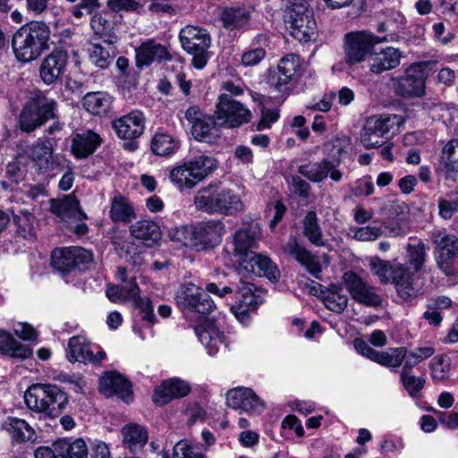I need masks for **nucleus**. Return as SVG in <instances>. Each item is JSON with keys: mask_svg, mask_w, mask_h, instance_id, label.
Listing matches in <instances>:
<instances>
[{"mask_svg": "<svg viewBox=\"0 0 458 458\" xmlns=\"http://www.w3.org/2000/svg\"><path fill=\"white\" fill-rule=\"evenodd\" d=\"M106 358V352L92 344L81 335L72 336L68 343L67 359L71 362L99 364Z\"/></svg>", "mask_w": 458, "mask_h": 458, "instance_id": "6ab92c4d", "label": "nucleus"}, {"mask_svg": "<svg viewBox=\"0 0 458 458\" xmlns=\"http://www.w3.org/2000/svg\"><path fill=\"white\" fill-rule=\"evenodd\" d=\"M298 173L313 182H319L327 176L335 182H339L343 176V173L336 168V165L327 159L300 165Z\"/></svg>", "mask_w": 458, "mask_h": 458, "instance_id": "c85d7f7f", "label": "nucleus"}, {"mask_svg": "<svg viewBox=\"0 0 458 458\" xmlns=\"http://www.w3.org/2000/svg\"><path fill=\"white\" fill-rule=\"evenodd\" d=\"M402 56V52L399 49L387 47L369 57V71L375 74H380L394 69L400 65Z\"/></svg>", "mask_w": 458, "mask_h": 458, "instance_id": "7c9ffc66", "label": "nucleus"}, {"mask_svg": "<svg viewBox=\"0 0 458 458\" xmlns=\"http://www.w3.org/2000/svg\"><path fill=\"white\" fill-rule=\"evenodd\" d=\"M225 233V226L219 219H210L193 225L194 249L202 250L217 246Z\"/></svg>", "mask_w": 458, "mask_h": 458, "instance_id": "a211bd4d", "label": "nucleus"}, {"mask_svg": "<svg viewBox=\"0 0 458 458\" xmlns=\"http://www.w3.org/2000/svg\"><path fill=\"white\" fill-rule=\"evenodd\" d=\"M434 353L435 348L432 346L417 347L410 352L407 351L406 360L403 368L405 370H412L415 366L430 358Z\"/></svg>", "mask_w": 458, "mask_h": 458, "instance_id": "5fc2aeb1", "label": "nucleus"}, {"mask_svg": "<svg viewBox=\"0 0 458 458\" xmlns=\"http://www.w3.org/2000/svg\"><path fill=\"white\" fill-rule=\"evenodd\" d=\"M266 56V51L262 47H257L245 51L242 55V64L245 67L259 64Z\"/></svg>", "mask_w": 458, "mask_h": 458, "instance_id": "0e129e2a", "label": "nucleus"}, {"mask_svg": "<svg viewBox=\"0 0 458 458\" xmlns=\"http://www.w3.org/2000/svg\"><path fill=\"white\" fill-rule=\"evenodd\" d=\"M89 59L99 68H106L110 64L109 51L99 44H94L89 48Z\"/></svg>", "mask_w": 458, "mask_h": 458, "instance_id": "e2e57ef3", "label": "nucleus"}, {"mask_svg": "<svg viewBox=\"0 0 458 458\" xmlns=\"http://www.w3.org/2000/svg\"><path fill=\"white\" fill-rule=\"evenodd\" d=\"M428 65V62H415L407 66L402 74L392 76L390 82L395 95L407 99L424 97Z\"/></svg>", "mask_w": 458, "mask_h": 458, "instance_id": "39448f33", "label": "nucleus"}, {"mask_svg": "<svg viewBox=\"0 0 458 458\" xmlns=\"http://www.w3.org/2000/svg\"><path fill=\"white\" fill-rule=\"evenodd\" d=\"M144 127V116L139 110H133L112 122V128L121 139H136L143 133Z\"/></svg>", "mask_w": 458, "mask_h": 458, "instance_id": "393cba45", "label": "nucleus"}, {"mask_svg": "<svg viewBox=\"0 0 458 458\" xmlns=\"http://www.w3.org/2000/svg\"><path fill=\"white\" fill-rule=\"evenodd\" d=\"M100 143L101 138L98 133L85 131L73 136L71 148L77 158H86L96 151Z\"/></svg>", "mask_w": 458, "mask_h": 458, "instance_id": "473e14b6", "label": "nucleus"}, {"mask_svg": "<svg viewBox=\"0 0 458 458\" xmlns=\"http://www.w3.org/2000/svg\"><path fill=\"white\" fill-rule=\"evenodd\" d=\"M33 167L43 174L49 173L53 176L64 170L66 159L63 157H54L53 145L49 140L38 139L26 151Z\"/></svg>", "mask_w": 458, "mask_h": 458, "instance_id": "9b49d317", "label": "nucleus"}, {"mask_svg": "<svg viewBox=\"0 0 458 458\" xmlns=\"http://www.w3.org/2000/svg\"><path fill=\"white\" fill-rule=\"evenodd\" d=\"M51 258L53 267L63 273L70 272L72 269L75 268L70 247L55 249L52 252Z\"/></svg>", "mask_w": 458, "mask_h": 458, "instance_id": "864d4df0", "label": "nucleus"}, {"mask_svg": "<svg viewBox=\"0 0 458 458\" xmlns=\"http://www.w3.org/2000/svg\"><path fill=\"white\" fill-rule=\"evenodd\" d=\"M216 168V160L211 157L200 155L192 160L173 168L169 177L181 191L192 189Z\"/></svg>", "mask_w": 458, "mask_h": 458, "instance_id": "423d86ee", "label": "nucleus"}, {"mask_svg": "<svg viewBox=\"0 0 458 458\" xmlns=\"http://www.w3.org/2000/svg\"><path fill=\"white\" fill-rule=\"evenodd\" d=\"M57 117V102L55 99H32L21 108L18 116V126L21 131L31 133L49 120Z\"/></svg>", "mask_w": 458, "mask_h": 458, "instance_id": "0eeeda50", "label": "nucleus"}, {"mask_svg": "<svg viewBox=\"0 0 458 458\" xmlns=\"http://www.w3.org/2000/svg\"><path fill=\"white\" fill-rule=\"evenodd\" d=\"M292 36L300 42H308L317 37V23L306 0H293L288 11Z\"/></svg>", "mask_w": 458, "mask_h": 458, "instance_id": "6e6552de", "label": "nucleus"}, {"mask_svg": "<svg viewBox=\"0 0 458 458\" xmlns=\"http://www.w3.org/2000/svg\"><path fill=\"white\" fill-rule=\"evenodd\" d=\"M33 219V215L29 211L13 213V223L16 226V233L24 239H32L35 236Z\"/></svg>", "mask_w": 458, "mask_h": 458, "instance_id": "3c124183", "label": "nucleus"}, {"mask_svg": "<svg viewBox=\"0 0 458 458\" xmlns=\"http://www.w3.org/2000/svg\"><path fill=\"white\" fill-rule=\"evenodd\" d=\"M168 235L172 241L194 249L193 225L170 228Z\"/></svg>", "mask_w": 458, "mask_h": 458, "instance_id": "13d9d810", "label": "nucleus"}, {"mask_svg": "<svg viewBox=\"0 0 458 458\" xmlns=\"http://www.w3.org/2000/svg\"><path fill=\"white\" fill-rule=\"evenodd\" d=\"M177 307L182 312L208 314L215 309L214 301L208 293H202L194 284L188 283L180 286L174 294Z\"/></svg>", "mask_w": 458, "mask_h": 458, "instance_id": "4468645a", "label": "nucleus"}, {"mask_svg": "<svg viewBox=\"0 0 458 458\" xmlns=\"http://www.w3.org/2000/svg\"><path fill=\"white\" fill-rule=\"evenodd\" d=\"M24 401L31 411L55 418L68 404V395L56 385L34 384L25 392Z\"/></svg>", "mask_w": 458, "mask_h": 458, "instance_id": "20e7f679", "label": "nucleus"}, {"mask_svg": "<svg viewBox=\"0 0 458 458\" xmlns=\"http://www.w3.org/2000/svg\"><path fill=\"white\" fill-rule=\"evenodd\" d=\"M130 234L131 237L144 242L148 246H151L160 240L161 230L153 220L140 219L131 225Z\"/></svg>", "mask_w": 458, "mask_h": 458, "instance_id": "4c0bfd02", "label": "nucleus"}, {"mask_svg": "<svg viewBox=\"0 0 458 458\" xmlns=\"http://www.w3.org/2000/svg\"><path fill=\"white\" fill-rule=\"evenodd\" d=\"M191 391L188 382L178 377L165 380L155 389L152 399L158 405H165L171 400L186 396Z\"/></svg>", "mask_w": 458, "mask_h": 458, "instance_id": "a878e982", "label": "nucleus"}, {"mask_svg": "<svg viewBox=\"0 0 458 458\" xmlns=\"http://www.w3.org/2000/svg\"><path fill=\"white\" fill-rule=\"evenodd\" d=\"M113 104V98L106 92L95 91L87 93L82 98V106L93 115L106 114Z\"/></svg>", "mask_w": 458, "mask_h": 458, "instance_id": "58836bf2", "label": "nucleus"}, {"mask_svg": "<svg viewBox=\"0 0 458 458\" xmlns=\"http://www.w3.org/2000/svg\"><path fill=\"white\" fill-rule=\"evenodd\" d=\"M344 39V62L348 65L362 62L374 44L386 40L364 31L347 33Z\"/></svg>", "mask_w": 458, "mask_h": 458, "instance_id": "2eb2a0df", "label": "nucleus"}, {"mask_svg": "<svg viewBox=\"0 0 458 458\" xmlns=\"http://www.w3.org/2000/svg\"><path fill=\"white\" fill-rule=\"evenodd\" d=\"M436 255V262L438 268L447 276L455 275L453 266L454 258L458 257V237L446 233L445 230L435 228L430 233Z\"/></svg>", "mask_w": 458, "mask_h": 458, "instance_id": "f8f14e48", "label": "nucleus"}, {"mask_svg": "<svg viewBox=\"0 0 458 458\" xmlns=\"http://www.w3.org/2000/svg\"><path fill=\"white\" fill-rule=\"evenodd\" d=\"M458 210L457 192L451 193L448 199H438V215L444 220H450Z\"/></svg>", "mask_w": 458, "mask_h": 458, "instance_id": "bf43d9fd", "label": "nucleus"}, {"mask_svg": "<svg viewBox=\"0 0 458 458\" xmlns=\"http://www.w3.org/2000/svg\"><path fill=\"white\" fill-rule=\"evenodd\" d=\"M343 279L346 290L355 301L369 307H377L381 304L382 298L377 288L369 284L357 274L346 272Z\"/></svg>", "mask_w": 458, "mask_h": 458, "instance_id": "f3484780", "label": "nucleus"}, {"mask_svg": "<svg viewBox=\"0 0 458 458\" xmlns=\"http://www.w3.org/2000/svg\"><path fill=\"white\" fill-rule=\"evenodd\" d=\"M50 210L68 225H72L74 221L88 219L87 215L80 208L79 200L73 195H67L63 199H51Z\"/></svg>", "mask_w": 458, "mask_h": 458, "instance_id": "4be33fe9", "label": "nucleus"}, {"mask_svg": "<svg viewBox=\"0 0 458 458\" xmlns=\"http://www.w3.org/2000/svg\"><path fill=\"white\" fill-rule=\"evenodd\" d=\"M257 241L253 233L247 230L235 232L233 238V253L243 266L245 262L256 252Z\"/></svg>", "mask_w": 458, "mask_h": 458, "instance_id": "c9c22d12", "label": "nucleus"}, {"mask_svg": "<svg viewBox=\"0 0 458 458\" xmlns=\"http://www.w3.org/2000/svg\"><path fill=\"white\" fill-rule=\"evenodd\" d=\"M384 233L382 226L367 225L362 227L351 226L348 236L359 242H373Z\"/></svg>", "mask_w": 458, "mask_h": 458, "instance_id": "603ef678", "label": "nucleus"}, {"mask_svg": "<svg viewBox=\"0 0 458 458\" xmlns=\"http://www.w3.org/2000/svg\"><path fill=\"white\" fill-rule=\"evenodd\" d=\"M99 391L107 397L117 394L126 403L132 399L131 383L116 372L106 373L99 378Z\"/></svg>", "mask_w": 458, "mask_h": 458, "instance_id": "bb28decb", "label": "nucleus"}, {"mask_svg": "<svg viewBox=\"0 0 458 458\" xmlns=\"http://www.w3.org/2000/svg\"><path fill=\"white\" fill-rule=\"evenodd\" d=\"M3 428L17 443L33 441L36 438L35 431L29 423L16 417H8L3 424Z\"/></svg>", "mask_w": 458, "mask_h": 458, "instance_id": "ea45409f", "label": "nucleus"}, {"mask_svg": "<svg viewBox=\"0 0 458 458\" xmlns=\"http://www.w3.org/2000/svg\"><path fill=\"white\" fill-rule=\"evenodd\" d=\"M325 306L333 312L342 313L348 305V297L342 293V288L336 284H330L322 292Z\"/></svg>", "mask_w": 458, "mask_h": 458, "instance_id": "c03bdc74", "label": "nucleus"}, {"mask_svg": "<svg viewBox=\"0 0 458 458\" xmlns=\"http://www.w3.org/2000/svg\"><path fill=\"white\" fill-rule=\"evenodd\" d=\"M185 118L191 124V134L197 140L211 142L218 137L216 121L204 114L198 106H190L185 112Z\"/></svg>", "mask_w": 458, "mask_h": 458, "instance_id": "aec40b11", "label": "nucleus"}, {"mask_svg": "<svg viewBox=\"0 0 458 458\" xmlns=\"http://www.w3.org/2000/svg\"><path fill=\"white\" fill-rule=\"evenodd\" d=\"M406 356V347L389 348L386 351L378 352L376 362L381 366L395 369L404 364Z\"/></svg>", "mask_w": 458, "mask_h": 458, "instance_id": "de8ad7c7", "label": "nucleus"}, {"mask_svg": "<svg viewBox=\"0 0 458 458\" xmlns=\"http://www.w3.org/2000/svg\"><path fill=\"white\" fill-rule=\"evenodd\" d=\"M50 29L43 21H33L13 35L12 46L18 61L28 63L39 57L48 47Z\"/></svg>", "mask_w": 458, "mask_h": 458, "instance_id": "7ed1b4c3", "label": "nucleus"}, {"mask_svg": "<svg viewBox=\"0 0 458 458\" xmlns=\"http://www.w3.org/2000/svg\"><path fill=\"white\" fill-rule=\"evenodd\" d=\"M229 407L250 414H259L265 409L264 402L248 387H236L226 393Z\"/></svg>", "mask_w": 458, "mask_h": 458, "instance_id": "412c9836", "label": "nucleus"}, {"mask_svg": "<svg viewBox=\"0 0 458 458\" xmlns=\"http://www.w3.org/2000/svg\"><path fill=\"white\" fill-rule=\"evenodd\" d=\"M302 234L311 244L317 247L326 245V240L324 239L315 211H309L304 216L302 220Z\"/></svg>", "mask_w": 458, "mask_h": 458, "instance_id": "79ce46f5", "label": "nucleus"}, {"mask_svg": "<svg viewBox=\"0 0 458 458\" xmlns=\"http://www.w3.org/2000/svg\"><path fill=\"white\" fill-rule=\"evenodd\" d=\"M244 268L258 276H265L271 282L279 278V270L273 261L265 255L253 254L243 265Z\"/></svg>", "mask_w": 458, "mask_h": 458, "instance_id": "2f4dec72", "label": "nucleus"}, {"mask_svg": "<svg viewBox=\"0 0 458 458\" xmlns=\"http://www.w3.org/2000/svg\"><path fill=\"white\" fill-rule=\"evenodd\" d=\"M133 301L135 302L136 307L140 310L141 319L148 325L153 324L155 322V315L151 301L148 298L139 297Z\"/></svg>", "mask_w": 458, "mask_h": 458, "instance_id": "69168bd1", "label": "nucleus"}, {"mask_svg": "<svg viewBox=\"0 0 458 458\" xmlns=\"http://www.w3.org/2000/svg\"><path fill=\"white\" fill-rule=\"evenodd\" d=\"M179 148V142L172 136L165 133H157L151 142V149L157 156H169Z\"/></svg>", "mask_w": 458, "mask_h": 458, "instance_id": "8fccbe9b", "label": "nucleus"}, {"mask_svg": "<svg viewBox=\"0 0 458 458\" xmlns=\"http://www.w3.org/2000/svg\"><path fill=\"white\" fill-rule=\"evenodd\" d=\"M426 246L422 242L416 244H409L407 248L408 263L412 267L415 272L420 271L426 260Z\"/></svg>", "mask_w": 458, "mask_h": 458, "instance_id": "6e6d98bb", "label": "nucleus"}, {"mask_svg": "<svg viewBox=\"0 0 458 458\" xmlns=\"http://www.w3.org/2000/svg\"><path fill=\"white\" fill-rule=\"evenodd\" d=\"M439 162L445 179L456 181L458 178V139H452L445 144L439 156Z\"/></svg>", "mask_w": 458, "mask_h": 458, "instance_id": "72a5a7b5", "label": "nucleus"}, {"mask_svg": "<svg viewBox=\"0 0 458 458\" xmlns=\"http://www.w3.org/2000/svg\"><path fill=\"white\" fill-rule=\"evenodd\" d=\"M370 269L383 284H393L400 298L405 301L418 297L422 289V284L414 270L405 265L386 261L375 258L370 262Z\"/></svg>", "mask_w": 458, "mask_h": 458, "instance_id": "f03ea898", "label": "nucleus"}, {"mask_svg": "<svg viewBox=\"0 0 458 458\" xmlns=\"http://www.w3.org/2000/svg\"><path fill=\"white\" fill-rule=\"evenodd\" d=\"M251 112L229 94H221L216 106L215 119L220 125L237 128L251 120Z\"/></svg>", "mask_w": 458, "mask_h": 458, "instance_id": "ddd939ff", "label": "nucleus"}, {"mask_svg": "<svg viewBox=\"0 0 458 458\" xmlns=\"http://www.w3.org/2000/svg\"><path fill=\"white\" fill-rule=\"evenodd\" d=\"M300 68L299 56L296 55H287L283 57L277 66V84H288Z\"/></svg>", "mask_w": 458, "mask_h": 458, "instance_id": "49530a36", "label": "nucleus"}, {"mask_svg": "<svg viewBox=\"0 0 458 458\" xmlns=\"http://www.w3.org/2000/svg\"><path fill=\"white\" fill-rule=\"evenodd\" d=\"M236 295L237 301L230 310L234 317L245 325L249 322L250 314L256 311L264 300L258 293L254 284L244 281H240Z\"/></svg>", "mask_w": 458, "mask_h": 458, "instance_id": "dca6fc26", "label": "nucleus"}, {"mask_svg": "<svg viewBox=\"0 0 458 458\" xmlns=\"http://www.w3.org/2000/svg\"><path fill=\"white\" fill-rule=\"evenodd\" d=\"M431 377L435 381H444L449 377L450 359L440 355L434 357L429 363Z\"/></svg>", "mask_w": 458, "mask_h": 458, "instance_id": "4d7b16f0", "label": "nucleus"}, {"mask_svg": "<svg viewBox=\"0 0 458 458\" xmlns=\"http://www.w3.org/2000/svg\"><path fill=\"white\" fill-rule=\"evenodd\" d=\"M179 39L183 50L192 55V65L197 69L204 68L208 63V49L211 45L207 30L187 25L181 29Z\"/></svg>", "mask_w": 458, "mask_h": 458, "instance_id": "1a4fd4ad", "label": "nucleus"}, {"mask_svg": "<svg viewBox=\"0 0 458 458\" xmlns=\"http://www.w3.org/2000/svg\"><path fill=\"white\" fill-rule=\"evenodd\" d=\"M384 208L388 211V218L396 220V225L390 221L384 223V227L389 230V235L400 236L404 234V231L400 226L399 222L405 219L407 214V206L404 202L399 200H389L385 203Z\"/></svg>", "mask_w": 458, "mask_h": 458, "instance_id": "a19ab883", "label": "nucleus"}, {"mask_svg": "<svg viewBox=\"0 0 458 458\" xmlns=\"http://www.w3.org/2000/svg\"><path fill=\"white\" fill-rule=\"evenodd\" d=\"M173 458H206V456L197 446L181 440L174 446Z\"/></svg>", "mask_w": 458, "mask_h": 458, "instance_id": "052dcab7", "label": "nucleus"}, {"mask_svg": "<svg viewBox=\"0 0 458 458\" xmlns=\"http://www.w3.org/2000/svg\"><path fill=\"white\" fill-rule=\"evenodd\" d=\"M193 202L196 209L208 215L234 216L244 210L242 196L221 182H211L198 190Z\"/></svg>", "mask_w": 458, "mask_h": 458, "instance_id": "f257e3e1", "label": "nucleus"}, {"mask_svg": "<svg viewBox=\"0 0 458 458\" xmlns=\"http://www.w3.org/2000/svg\"><path fill=\"white\" fill-rule=\"evenodd\" d=\"M402 117L397 114H381L369 117L362 130L360 140L367 148L382 146L401 124Z\"/></svg>", "mask_w": 458, "mask_h": 458, "instance_id": "9d476101", "label": "nucleus"}, {"mask_svg": "<svg viewBox=\"0 0 458 458\" xmlns=\"http://www.w3.org/2000/svg\"><path fill=\"white\" fill-rule=\"evenodd\" d=\"M56 379L62 383L69 384L71 389L76 393H83V389L86 386V382L80 375L60 373L56 377Z\"/></svg>", "mask_w": 458, "mask_h": 458, "instance_id": "338daca9", "label": "nucleus"}, {"mask_svg": "<svg viewBox=\"0 0 458 458\" xmlns=\"http://www.w3.org/2000/svg\"><path fill=\"white\" fill-rule=\"evenodd\" d=\"M108 216L114 223L128 224L136 217V213L131 202L117 193L111 199Z\"/></svg>", "mask_w": 458, "mask_h": 458, "instance_id": "e433bc0d", "label": "nucleus"}, {"mask_svg": "<svg viewBox=\"0 0 458 458\" xmlns=\"http://www.w3.org/2000/svg\"><path fill=\"white\" fill-rule=\"evenodd\" d=\"M195 334L210 356L216 355L223 344L226 345L224 332L214 322L197 326Z\"/></svg>", "mask_w": 458, "mask_h": 458, "instance_id": "c756f323", "label": "nucleus"}, {"mask_svg": "<svg viewBox=\"0 0 458 458\" xmlns=\"http://www.w3.org/2000/svg\"><path fill=\"white\" fill-rule=\"evenodd\" d=\"M283 250L285 254L293 258L297 262L305 267L312 276L317 278L319 277L322 268L318 258L305 247L301 246L296 237L291 236L288 242L283 246Z\"/></svg>", "mask_w": 458, "mask_h": 458, "instance_id": "b1692460", "label": "nucleus"}, {"mask_svg": "<svg viewBox=\"0 0 458 458\" xmlns=\"http://www.w3.org/2000/svg\"><path fill=\"white\" fill-rule=\"evenodd\" d=\"M107 7L113 12H135L140 7L137 0H107Z\"/></svg>", "mask_w": 458, "mask_h": 458, "instance_id": "774afa93", "label": "nucleus"}, {"mask_svg": "<svg viewBox=\"0 0 458 458\" xmlns=\"http://www.w3.org/2000/svg\"><path fill=\"white\" fill-rule=\"evenodd\" d=\"M250 19L249 11L242 7L225 8L221 13V21L227 30H238L248 24Z\"/></svg>", "mask_w": 458, "mask_h": 458, "instance_id": "37998d69", "label": "nucleus"}, {"mask_svg": "<svg viewBox=\"0 0 458 458\" xmlns=\"http://www.w3.org/2000/svg\"><path fill=\"white\" fill-rule=\"evenodd\" d=\"M68 55L64 51H54L42 62L39 69L40 78L51 85L61 79L67 65Z\"/></svg>", "mask_w": 458, "mask_h": 458, "instance_id": "cd10ccee", "label": "nucleus"}, {"mask_svg": "<svg viewBox=\"0 0 458 458\" xmlns=\"http://www.w3.org/2000/svg\"><path fill=\"white\" fill-rule=\"evenodd\" d=\"M123 444L131 453L140 451L147 444L148 433L147 428L140 424L131 422L121 430Z\"/></svg>", "mask_w": 458, "mask_h": 458, "instance_id": "f704fd0d", "label": "nucleus"}, {"mask_svg": "<svg viewBox=\"0 0 458 458\" xmlns=\"http://www.w3.org/2000/svg\"><path fill=\"white\" fill-rule=\"evenodd\" d=\"M136 64L138 67L149 66L153 63L170 61L172 55L165 45L154 39H147L136 49Z\"/></svg>", "mask_w": 458, "mask_h": 458, "instance_id": "5701e85b", "label": "nucleus"}, {"mask_svg": "<svg viewBox=\"0 0 458 458\" xmlns=\"http://www.w3.org/2000/svg\"><path fill=\"white\" fill-rule=\"evenodd\" d=\"M0 352L20 359H26L32 353L30 348L19 344L9 333L4 330H0Z\"/></svg>", "mask_w": 458, "mask_h": 458, "instance_id": "a18cd8bd", "label": "nucleus"}, {"mask_svg": "<svg viewBox=\"0 0 458 458\" xmlns=\"http://www.w3.org/2000/svg\"><path fill=\"white\" fill-rule=\"evenodd\" d=\"M58 446L64 450L59 453V458H88V446L82 438L73 441L58 439Z\"/></svg>", "mask_w": 458, "mask_h": 458, "instance_id": "09e8293b", "label": "nucleus"}, {"mask_svg": "<svg viewBox=\"0 0 458 458\" xmlns=\"http://www.w3.org/2000/svg\"><path fill=\"white\" fill-rule=\"evenodd\" d=\"M411 370H405L403 368L400 376L404 388L411 395H414L424 387L425 379L420 377H417L411 375Z\"/></svg>", "mask_w": 458, "mask_h": 458, "instance_id": "680f3d73", "label": "nucleus"}]
</instances>
